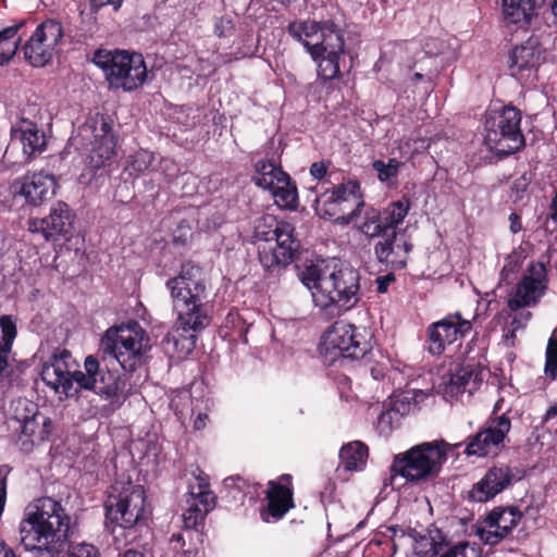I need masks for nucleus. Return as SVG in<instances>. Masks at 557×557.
Listing matches in <instances>:
<instances>
[{"label":"nucleus","mask_w":557,"mask_h":557,"mask_svg":"<svg viewBox=\"0 0 557 557\" xmlns=\"http://www.w3.org/2000/svg\"><path fill=\"white\" fill-rule=\"evenodd\" d=\"M300 281L311 292L314 306L331 317L351 310L361 298L359 272L339 260H321L306 267Z\"/></svg>","instance_id":"1"},{"label":"nucleus","mask_w":557,"mask_h":557,"mask_svg":"<svg viewBox=\"0 0 557 557\" xmlns=\"http://www.w3.org/2000/svg\"><path fill=\"white\" fill-rule=\"evenodd\" d=\"M71 533V519L53 498H38L25 508L20 537L26 550H36L40 557H57L66 547Z\"/></svg>","instance_id":"2"},{"label":"nucleus","mask_w":557,"mask_h":557,"mask_svg":"<svg viewBox=\"0 0 557 557\" xmlns=\"http://www.w3.org/2000/svg\"><path fill=\"white\" fill-rule=\"evenodd\" d=\"M288 34L301 42L317 64L318 76L331 81L351 67L342 30L334 24L296 21L288 25Z\"/></svg>","instance_id":"3"},{"label":"nucleus","mask_w":557,"mask_h":557,"mask_svg":"<svg viewBox=\"0 0 557 557\" xmlns=\"http://www.w3.org/2000/svg\"><path fill=\"white\" fill-rule=\"evenodd\" d=\"M178 324L184 329L203 330L208 323L205 308L206 285L199 267L182 265L177 276L166 281Z\"/></svg>","instance_id":"4"},{"label":"nucleus","mask_w":557,"mask_h":557,"mask_svg":"<svg viewBox=\"0 0 557 557\" xmlns=\"http://www.w3.org/2000/svg\"><path fill=\"white\" fill-rule=\"evenodd\" d=\"M116 141L112 134L110 121L102 114L89 116L79 125L69 139V148L86 154L88 169L83 172L78 181L89 185L95 171L109 164L115 154Z\"/></svg>","instance_id":"5"},{"label":"nucleus","mask_w":557,"mask_h":557,"mask_svg":"<svg viewBox=\"0 0 557 557\" xmlns=\"http://www.w3.org/2000/svg\"><path fill=\"white\" fill-rule=\"evenodd\" d=\"M461 443L450 444L444 440L424 442L395 455L392 471L409 482H419L436 476Z\"/></svg>","instance_id":"6"},{"label":"nucleus","mask_w":557,"mask_h":557,"mask_svg":"<svg viewBox=\"0 0 557 557\" xmlns=\"http://www.w3.org/2000/svg\"><path fill=\"white\" fill-rule=\"evenodd\" d=\"M150 347L149 336L137 322L111 326L100 339L103 357H111L129 372L144 363Z\"/></svg>","instance_id":"7"},{"label":"nucleus","mask_w":557,"mask_h":557,"mask_svg":"<svg viewBox=\"0 0 557 557\" xmlns=\"http://www.w3.org/2000/svg\"><path fill=\"white\" fill-rule=\"evenodd\" d=\"M372 349L371 335L366 327L336 321L322 334L319 352L324 363L339 359H361Z\"/></svg>","instance_id":"8"},{"label":"nucleus","mask_w":557,"mask_h":557,"mask_svg":"<svg viewBox=\"0 0 557 557\" xmlns=\"http://www.w3.org/2000/svg\"><path fill=\"white\" fill-rule=\"evenodd\" d=\"M8 426L16 446L24 453L45 443L52 433V421L42 414L37 404L26 398L11 403Z\"/></svg>","instance_id":"9"},{"label":"nucleus","mask_w":557,"mask_h":557,"mask_svg":"<svg viewBox=\"0 0 557 557\" xmlns=\"http://www.w3.org/2000/svg\"><path fill=\"white\" fill-rule=\"evenodd\" d=\"M521 113L510 106L493 107L486 111L484 143L496 154H510L524 146Z\"/></svg>","instance_id":"10"},{"label":"nucleus","mask_w":557,"mask_h":557,"mask_svg":"<svg viewBox=\"0 0 557 557\" xmlns=\"http://www.w3.org/2000/svg\"><path fill=\"white\" fill-rule=\"evenodd\" d=\"M103 70L112 88L133 91L147 81L148 72L144 58L139 53L127 51L98 52L94 59Z\"/></svg>","instance_id":"11"},{"label":"nucleus","mask_w":557,"mask_h":557,"mask_svg":"<svg viewBox=\"0 0 557 557\" xmlns=\"http://www.w3.org/2000/svg\"><path fill=\"white\" fill-rule=\"evenodd\" d=\"M314 202L319 216L344 225L355 222L364 208L360 185L354 181L323 191Z\"/></svg>","instance_id":"12"},{"label":"nucleus","mask_w":557,"mask_h":557,"mask_svg":"<svg viewBox=\"0 0 557 557\" xmlns=\"http://www.w3.org/2000/svg\"><path fill=\"white\" fill-rule=\"evenodd\" d=\"M63 39L64 30L59 21H44L22 47L26 61L33 66H45L59 54Z\"/></svg>","instance_id":"13"},{"label":"nucleus","mask_w":557,"mask_h":557,"mask_svg":"<svg viewBox=\"0 0 557 557\" xmlns=\"http://www.w3.org/2000/svg\"><path fill=\"white\" fill-rule=\"evenodd\" d=\"M85 372L76 373V385L79 388L92 389L96 394L108 399L111 404H121L126 393V381L121 375L108 371H99V362L94 356H88L84 362Z\"/></svg>","instance_id":"14"},{"label":"nucleus","mask_w":557,"mask_h":557,"mask_svg":"<svg viewBox=\"0 0 557 557\" xmlns=\"http://www.w3.org/2000/svg\"><path fill=\"white\" fill-rule=\"evenodd\" d=\"M147 515L145 490L127 483L117 495H110L107 505L108 519L123 529L133 528Z\"/></svg>","instance_id":"15"},{"label":"nucleus","mask_w":557,"mask_h":557,"mask_svg":"<svg viewBox=\"0 0 557 557\" xmlns=\"http://www.w3.org/2000/svg\"><path fill=\"white\" fill-rule=\"evenodd\" d=\"M255 169V184L269 190L276 206L283 209H296L298 205V191L288 174L270 161H258Z\"/></svg>","instance_id":"16"},{"label":"nucleus","mask_w":557,"mask_h":557,"mask_svg":"<svg viewBox=\"0 0 557 557\" xmlns=\"http://www.w3.org/2000/svg\"><path fill=\"white\" fill-rule=\"evenodd\" d=\"M472 329V322L459 312L447 314L428 327L426 348L432 355H442L457 345Z\"/></svg>","instance_id":"17"},{"label":"nucleus","mask_w":557,"mask_h":557,"mask_svg":"<svg viewBox=\"0 0 557 557\" xmlns=\"http://www.w3.org/2000/svg\"><path fill=\"white\" fill-rule=\"evenodd\" d=\"M71 354L63 350L53 355L42 364L40 376L42 382L60 398L69 397L77 393L76 373L73 370Z\"/></svg>","instance_id":"18"},{"label":"nucleus","mask_w":557,"mask_h":557,"mask_svg":"<svg viewBox=\"0 0 557 557\" xmlns=\"http://www.w3.org/2000/svg\"><path fill=\"white\" fill-rule=\"evenodd\" d=\"M411 207L409 198L403 197L391 202L382 212L368 208L364 211L363 221L358 225L359 231L368 237L396 231L403 223Z\"/></svg>","instance_id":"19"},{"label":"nucleus","mask_w":557,"mask_h":557,"mask_svg":"<svg viewBox=\"0 0 557 557\" xmlns=\"http://www.w3.org/2000/svg\"><path fill=\"white\" fill-rule=\"evenodd\" d=\"M294 232V226H283L276 237L258 245L259 261L264 269H281L293 262L299 247Z\"/></svg>","instance_id":"20"},{"label":"nucleus","mask_w":557,"mask_h":557,"mask_svg":"<svg viewBox=\"0 0 557 557\" xmlns=\"http://www.w3.org/2000/svg\"><path fill=\"white\" fill-rule=\"evenodd\" d=\"M510 426V420L505 414L487 421L482 430L470 437L465 453L468 456L476 457L497 455L503 447Z\"/></svg>","instance_id":"21"},{"label":"nucleus","mask_w":557,"mask_h":557,"mask_svg":"<svg viewBox=\"0 0 557 557\" xmlns=\"http://www.w3.org/2000/svg\"><path fill=\"white\" fill-rule=\"evenodd\" d=\"M482 380V370L472 364H463L457 367L454 372L443 375L434 388L445 400L453 401L465 393L471 395Z\"/></svg>","instance_id":"22"},{"label":"nucleus","mask_w":557,"mask_h":557,"mask_svg":"<svg viewBox=\"0 0 557 557\" xmlns=\"http://www.w3.org/2000/svg\"><path fill=\"white\" fill-rule=\"evenodd\" d=\"M57 187L58 183L53 174L39 171L27 173L14 181L11 185V191L14 195L23 196L28 203L38 206L52 198Z\"/></svg>","instance_id":"23"},{"label":"nucleus","mask_w":557,"mask_h":557,"mask_svg":"<svg viewBox=\"0 0 557 557\" xmlns=\"http://www.w3.org/2000/svg\"><path fill=\"white\" fill-rule=\"evenodd\" d=\"M381 239L374 246V252L381 263L391 269H403L409 259L412 244L405 233L393 231L380 234Z\"/></svg>","instance_id":"24"},{"label":"nucleus","mask_w":557,"mask_h":557,"mask_svg":"<svg viewBox=\"0 0 557 557\" xmlns=\"http://www.w3.org/2000/svg\"><path fill=\"white\" fill-rule=\"evenodd\" d=\"M72 223L73 214L70 207L63 201H58L51 207L48 216L29 220L28 230L41 234L48 242H54L71 231Z\"/></svg>","instance_id":"25"},{"label":"nucleus","mask_w":557,"mask_h":557,"mask_svg":"<svg viewBox=\"0 0 557 557\" xmlns=\"http://www.w3.org/2000/svg\"><path fill=\"white\" fill-rule=\"evenodd\" d=\"M545 267L542 263H530L527 274L517 285L515 294L508 300L511 310H518L537 302L545 289Z\"/></svg>","instance_id":"26"},{"label":"nucleus","mask_w":557,"mask_h":557,"mask_svg":"<svg viewBox=\"0 0 557 557\" xmlns=\"http://www.w3.org/2000/svg\"><path fill=\"white\" fill-rule=\"evenodd\" d=\"M521 519V513L513 507L492 510L479 529L480 539L488 545H495L505 539Z\"/></svg>","instance_id":"27"},{"label":"nucleus","mask_w":557,"mask_h":557,"mask_svg":"<svg viewBox=\"0 0 557 557\" xmlns=\"http://www.w3.org/2000/svg\"><path fill=\"white\" fill-rule=\"evenodd\" d=\"M292 476L283 474L278 481H270L267 492L268 505L260 512L261 519L269 523L282 519L294 507Z\"/></svg>","instance_id":"28"},{"label":"nucleus","mask_w":557,"mask_h":557,"mask_svg":"<svg viewBox=\"0 0 557 557\" xmlns=\"http://www.w3.org/2000/svg\"><path fill=\"white\" fill-rule=\"evenodd\" d=\"M11 140L13 145H18L23 156L32 159L42 153L47 146L45 131L36 123L22 119L11 128Z\"/></svg>","instance_id":"29"},{"label":"nucleus","mask_w":557,"mask_h":557,"mask_svg":"<svg viewBox=\"0 0 557 557\" xmlns=\"http://www.w3.org/2000/svg\"><path fill=\"white\" fill-rule=\"evenodd\" d=\"M513 474L507 466L491 468L485 475L473 485L470 497L474 502L484 503L504 491L512 483Z\"/></svg>","instance_id":"30"},{"label":"nucleus","mask_w":557,"mask_h":557,"mask_svg":"<svg viewBox=\"0 0 557 557\" xmlns=\"http://www.w3.org/2000/svg\"><path fill=\"white\" fill-rule=\"evenodd\" d=\"M535 15L534 0H503V18L508 28H527Z\"/></svg>","instance_id":"31"},{"label":"nucleus","mask_w":557,"mask_h":557,"mask_svg":"<svg viewBox=\"0 0 557 557\" xmlns=\"http://www.w3.org/2000/svg\"><path fill=\"white\" fill-rule=\"evenodd\" d=\"M199 330L184 329L176 320L175 326L168 333L165 342V351L173 358L182 360L187 358L196 345L195 333Z\"/></svg>","instance_id":"32"},{"label":"nucleus","mask_w":557,"mask_h":557,"mask_svg":"<svg viewBox=\"0 0 557 557\" xmlns=\"http://www.w3.org/2000/svg\"><path fill=\"white\" fill-rule=\"evenodd\" d=\"M540 63V52L532 46L515 47L509 55V70L518 79L529 78Z\"/></svg>","instance_id":"33"},{"label":"nucleus","mask_w":557,"mask_h":557,"mask_svg":"<svg viewBox=\"0 0 557 557\" xmlns=\"http://www.w3.org/2000/svg\"><path fill=\"white\" fill-rule=\"evenodd\" d=\"M368 447L360 441L349 442L339 450L341 465L348 471H361L367 465Z\"/></svg>","instance_id":"34"},{"label":"nucleus","mask_w":557,"mask_h":557,"mask_svg":"<svg viewBox=\"0 0 557 557\" xmlns=\"http://www.w3.org/2000/svg\"><path fill=\"white\" fill-rule=\"evenodd\" d=\"M186 504H196L213 510L215 507V495L210 490L206 475H195L194 481L189 483Z\"/></svg>","instance_id":"35"},{"label":"nucleus","mask_w":557,"mask_h":557,"mask_svg":"<svg viewBox=\"0 0 557 557\" xmlns=\"http://www.w3.org/2000/svg\"><path fill=\"white\" fill-rule=\"evenodd\" d=\"M283 226H293L285 221H278L272 214H263L257 218L253 222V238L257 246L268 239L276 237L281 234Z\"/></svg>","instance_id":"36"},{"label":"nucleus","mask_w":557,"mask_h":557,"mask_svg":"<svg viewBox=\"0 0 557 557\" xmlns=\"http://www.w3.org/2000/svg\"><path fill=\"white\" fill-rule=\"evenodd\" d=\"M401 537L411 542L417 557H433L438 553L441 544L431 531L424 533L412 531L407 537L401 532Z\"/></svg>","instance_id":"37"},{"label":"nucleus","mask_w":557,"mask_h":557,"mask_svg":"<svg viewBox=\"0 0 557 557\" xmlns=\"http://www.w3.org/2000/svg\"><path fill=\"white\" fill-rule=\"evenodd\" d=\"M16 337V324L10 315L0 317V376L8 367V356Z\"/></svg>","instance_id":"38"},{"label":"nucleus","mask_w":557,"mask_h":557,"mask_svg":"<svg viewBox=\"0 0 557 557\" xmlns=\"http://www.w3.org/2000/svg\"><path fill=\"white\" fill-rule=\"evenodd\" d=\"M154 161V154L145 149H140L126 157L124 172L133 178L141 176Z\"/></svg>","instance_id":"39"},{"label":"nucleus","mask_w":557,"mask_h":557,"mask_svg":"<svg viewBox=\"0 0 557 557\" xmlns=\"http://www.w3.org/2000/svg\"><path fill=\"white\" fill-rule=\"evenodd\" d=\"M24 25L18 23L0 32V65H3L16 53L18 47L17 32Z\"/></svg>","instance_id":"40"},{"label":"nucleus","mask_w":557,"mask_h":557,"mask_svg":"<svg viewBox=\"0 0 557 557\" xmlns=\"http://www.w3.org/2000/svg\"><path fill=\"white\" fill-rule=\"evenodd\" d=\"M170 408L175 412L180 420H183L189 413H194L195 407L191 400V394L187 389L173 391L170 396Z\"/></svg>","instance_id":"41"},{"label":"nucleus","mask_w":557,"mask_h":557,"mask_svg":"<svg viewBox=\"0 0 557 557\" xmlns=\"http://www.w3.org/2000/svg\"><path fill=\"white\" fill-rule=\"evenodd\" d=\"M372 166L376 171L377 178L382 183H392L396 180L398 173L405 166V163L396 158H389L386 161L375 160Z\"/></svg>","instance_id":"42"},{"label":"nucleus","mask_w":557,"mask_h":557,"mask_svg":"<svg viewBox=\"0 0 557 557\" xmlns=\"http://www.w3.org/2000/svg\"><path fill=\"white\" fill-rule=\"evenodd\" d=\"M224 330H230V332L225 331V336H233L243 339L245 343L247 342L246 334L249 330V325L247 324L245 318L236 310H232L225 319Z\"/></svg>","instance_id":"43"},{"label":"nucleus","mask_w":557,"mask_h":557,"mask_svg":"<svg viewBox=\"0 0 557 557\" xmlns=\"http://www.w3.org/2000/svg\"><path fill=\"white\" fill-rule=\"evenodd\" d=\"M417 396H423V391L414 388L406 389L395 395L393 407L395 408L396 411L400 413V416L408 414L417 410V407L414 405Z\"/></svg>","instance_id":"44"},{"label":"nucleus","mask_w":557,"mask_h":557,"mask_svg":"<svg viewBox=\"0 0 557 557\" xmlns=\"http://www.w3.org/2000/svg\"><path fill=\"white\" fill-rule=\"evenodd\" d=\"M211 511V509L200 507V505L196 504H187V508L183 513V522L185 528L194 529L201 524L206 518V516Z\"/></svg>","instance_id":"45"},{"label":"nucleus","mask_w":557,"mask_h":557,"mask_svg":"<svg viewBox=\"0 0 557 557\" xmlns=\"http://www.w3.org/2000/svg\"><path fill=\"white\" fill-rule=\"evenodd\" d=\"M545 373L552 380L557 379V330L548 341L546 349Z\"/></svg>","instance_id":"46"},{"label":"nucleus","mask_w":557,"mask_h":557,"mask_svg":"<svg viewBox=\"0 0 557 557\" xmlns=\"http://www.w3.org/2000/svg\"><path fill=\"white\" fill-rule=\"evenodd\" d=\"M400 413L392 406L391 409L383 411L377 419V429L381 434L388 435L398 423Z\"/></svg>","instance_id":"47"},{"label":"nucleus","mask_w":557,"mask_h":557,"mask_svg":"<svg viewBox=\"0 0 557 557\" xmlns=\"http://www.w3.org/2000/svg\"><path fill=\"white\" fill-rule=\"evenodd\" d=\"M521 253L512 252L507 256L500 276L503 281H509L513 274L518 272L521 267Z\"/></svg>","instance_id":"48"},{"label":"nucleus","mask_w":557,"mask_h":557,"mask_svg":"<svg viewBox=\"0 0 557 557\" xmlns=\"http://www.w3.org/2000/svg\"><path fill=\"white\" fill-rule=\"evenodd\" d=\"M530 312H527V313H521L519 315H515L513 319H512V322H511V326L512 329L509 330L505 335H504V342L507 346H513L515 344V332L520 329V327H523L525 325V323L529 321L530 319Z\"/></svg>","instance_id":"49"},{"label":"nucleus","mask_w":557,"mask_h":557,"mask_svg":"<svg viewBox=\"0 0 557 557\" xmlns=\"http://www.w3.org/2000/svg\"><path fill=\"white\" fill-rule=\"evenodd\" d=\"M64 557H98V550L90 544H77L71 547Z\"/></svg>","instance_id":"50"},{"label":"nucleus","mask_w":557,"mask_h":557,"mask_svg":"<svg viewBox=\"0 0 557 557\" xmlns=\"http://www.w3.org/2000/svg\"><path fill=\"white\" fill-rule=\"evenodd\" d=\"M234 25L231 18L222 17L216 21L214 33L219 37H226L233 32Z\"/></svg>","instance_id":"51"},{"label":"nucleus","mask_w":557,"mask_h":557,"mask_svg":"<svg viewBox=\"0 0 557 557\" xmlns=\"http://www.w3.org/2000/svg\"><path fill=\"white\" fill-rule=\"evenodd\" d=\"M123 3V0H90V8L94 12H97L103 7H112L114 11H117Z\"/></svg>","instance_id":"52"},{"label":"nucleus","mask_w":557,"mask_h":557,"mask_svg":"<svg viewBox=\"0 0 557 557\" xmlns=\"http://www.w3.org/2000/svg\"><path fill=\"white\" fill-rule=\"evenodd\" d=\"M395 281V276L392 273L379 276L375 280L377 292L383 294L386 293L389 285Z\"/></svg>","instance_id":"53"},{"label":"nucleus","mask_w":557,"mask_h":557,"mask_svg":"<svg viewBox=\"0 0 557 557\" xmlns=\"http://www.w3.org/2000/svg\"><path fill=\"white\" fill-rule=\"evenodd\" d=\"M525 188H527V182L524 178H519L513 183L512 197H513L515 201L522 199Z\"/></svg>","instance_id":"54"},{"label":"nucleus","mask_w":557,"mask_h":557,"mask_svg":"<svg viewBox=\"0 0 557 557\" xmlns=\"http://www.w3.org/2000/svg\"><path fill=\"white\" fill-rule=\"evenodd\" d=\"M310 174L315 180H321L322 177H324V175L326 174V165H325V163L324 162H314L310 166Z\"/></svg>","instance_id":"55"},{"label":"nucleus","mask_w":557,"mask_h":557,"mask_svg":"<svg viewBox=\"0 0 557 557\" xmlns=\"http://www.w3.org/2000/svg\"><path fill=\"white\" fill-rule=\"evenodd\" d=\"M209 421V417L206 412H198L194 420V428L196 430H202L206 428L207 423Z\"/></svg>","instance_id":"56"},{"label":"nucleus","mask_w":557,"mask_h":557,"mask_svg":"<svg viewBox=\"0 0 557 557\" xmlns=\"http://www.w3.org/2000/svg\"><path fill=\"white\" fill-rule=\"evenodd\" d=\"M0 557H17V555L11 547L0 541Z\"/></svg>","instance_id":"57"},{"label":"nucleus","mask_w":557,"mask_h":557,"mask_svg":"<svg viewBox=\"0 0 557 557\" xmlns=\"http://www.w3.org/2000/svg\"><path fill=\"white\" fill-rule=\"evenodd\" d=\"M510 220V230L512 233H517L521 230V223L519 216L515 213H511L509 216Z\"/></svg>","instance_id":"58"},{"label":"nucleus","mask_w":557,"mask_h":557,"mask_svg":"<svg viewBox=\"0 0 557 557\" xmlns=\"http://www.w3.org/2000/svg\"><path fill=\"white\" fill-rule=\"evenodd\" d=\"M550 23L557 27V0L550 3Z\"/></svg>","instance_id":"59"},{"label":"nucleus","mask_w":557,"mask_h":557,"mask_svg":"<svg viewBox=\"0 0 557 557\" xmlns=\"http://www.w3.org/2000/svg\"><path fill=\"white\" fill-rule=\"evenodd\" d=\"M160 164H161L162 171L166 174L171 169L175 168V164L171 159H163Z\"/></svg>","instance_id":"60"},{"label":"nucleus","mask_w":557,"mask_h":557,"mask_svg":"<svg viewBox=\"0 0 557 557\" xmlns=\"http://www.w3.org/2000/svg\"><path fill=\"white\" fill-rule=\"evenodd\" d=\"M430 397H431V394L426 391H423V396H417V399L414 401L417 409H419L420 406Z\"/></svg>","instance_id":"61"},{"label":"nucleus","mask_w":557,"mask_h":557,"mask_svg":"<svg viewBox=\"0 0 557 557\" xmlns=\"http://www.w3.org/2000/svg\"><path fill=\"white\" fill-rule=\"evenodd\" d=\"M557 419V406L550 407L545 413V420Z\"/></svg>","instance_id":"62"},{"label":"nucleus","mask_w":557,"mask_h":557,"mask_svg":"<svg viewBox=\"0 0 557 557\" xmlns=\"http://www.w3.org/2000/svg\"><path fill=\"white\" fill-rule=\"evenodd\" d=\"M123 557H145L141 553L135 550H127Z\"/></svg>","instance_id":"63"},{"label":"nucleus","mask_w":557,"mask_h":557,"mask_svg":"<svg viewBox=\"0 0 557 557\" xmlns=\"http://www.w3.org/2000/svg\"><path fill=\"white\" fill-rule=\"evenodd\" d=\"M389 531L393 533V540H395L398 536V531L395 528H389Z\"/></svg>","instance_id":"64"}]
</instances>
